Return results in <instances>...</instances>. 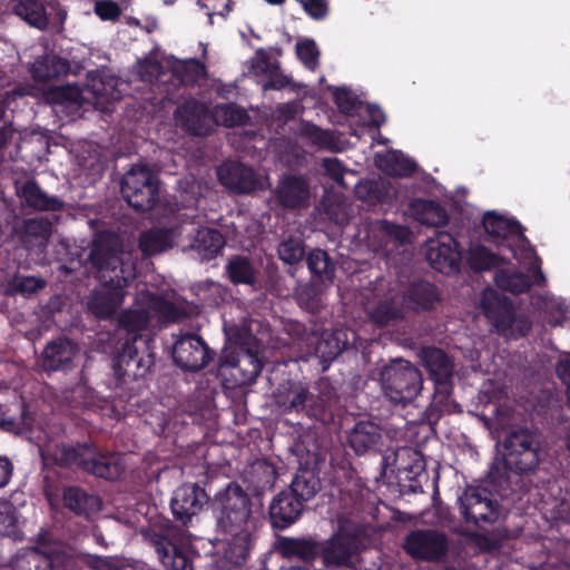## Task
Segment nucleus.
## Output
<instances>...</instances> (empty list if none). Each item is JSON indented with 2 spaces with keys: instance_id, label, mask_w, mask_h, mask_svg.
<instances>
[{
  "instance_id": "nucleus-1",
  "label": "nucleus",
  "mask_w": 570,
  "mask_h": 570,
  "mask_svg": "<svg viewBox=\"0 0 570 570\" xmlns=\"http://www.w3.org/2000/svg\"><path fill=\"white\" fill-rule=\"evenodd\" d=\"M488 473L490 483L514 491L523 478L532 475L541 461V439L537 430L511 426L501 443Z\"/></svg>"
},
{
  "instance_id": "nucleus-2",
  "label": "nucleus",
  "mask_w": 570,
  "mask_h": 570,
  "mask_svg": "<svg viewBox=\"0 0 570 570\" xmlns=\"http://www.w3.org/2000/svg\"><path fill=\"white\" fill-rule=\"evenodd\" d=\"M53 461L60 468H75L105 480H117L124 472L116 454L101 453L91 442L57 444Z\"/></svg>"
},
{
  "instance_id": "nucleus-3",
  "label": "nucleus",
  "mask_w": 570,
  "mask_h": 570,
  "mask_svg": "<svg viewBox=\"0 0 570 570\" xmlns=\"http://www.w3.org/2000/svg\"><path fill=\"white\" fill-rule=\"evenodd\" d=\"M275 402L283 413H303L322 424L334 421L337 395L333 389L313 394L301 382H289L277 390Z\"/></svg>"
},
{
  "instance_id": "nucleus-4",
  "label": "nucleus",
  "mask_w": 570,
  "mask_h": 570,
  "mask_svg": "<svg viewBox=\"0 0 570 570\" xmlns=\"http://www.w3.org/2000/svg\"><path fill=\"white\" fill-rule=\"evenodd\" d=\"M382 390L386 399L402 407L412 403L423 387L421 371L410 361L392 360L380 372Z\"/></svg>"
},
{
  "instance_id": "nucleus-5",
  "label": "nucleus",
  "mask_w": 570,
  "mask_h": 570,
  "mask_svg": "<svg viewBox=\"0 0 570 570\" xmlns=\"http://www.w3.org/2000/svg\"><path fill=\"white\" fill-rule=\"evenodd\" d=\"M213 509L223 532L253 530L252 500L240 485L229 483L215 497Z\"/></svg>"
},
{
  "instance_id": "nucleus-6",
  "label": "nucleus",
  "mask_w": 570,
  "mask_h": 570,
  "mask_svg": "<svg viewBox=\"0 0 570 570\" xmlns=\"http://www.w3.org/2000/svg\"><path fill=\"white\" fill-rule=\"evenodd\" d=\"M120 191L132 209L138 213L148 212L158 202V178L147 166L134 165L124 175Z\"/></svg>"
},
{
  "instance_id": "nucleus-7",
  "label": "nucleus",
  "mask_w": 570,
  "mask_h": 570,
  "mask_svg": "<svg viewBox=\"0 0 570 570\" xmlns=\"http://www.w3.org/2000/svg\"><path fill=\"white\" fill-rule=\"evenodd\" d=\"M144 350L139 351L135 342L125 341L112 357V371L116 385L121 386L128 380L145 379L155 364V354L149 351L147 341L142 342Z\"/></svg>"
},
{
  "instance_id": "nucleus-8",
  "label": "nucleus",
  "mask_w": 570,
  "mask_h": 570,
  "mask_svg": "<svg viewBox=\"0 0 570 570\" xmlns=\"http://www.w3.org/2000/svg\"><path fill=\"white\" fill-rule=\"evenodd\" d=\"M459 512L466 524L483 528L499 520L501 505L483 488H466L458 499Z\"/></svg>"
},
{
  "instance_id": "nucleus-9",
  "label": "nucleus",
  "mask_w": 570,
  "mask_h": 570,
  "mask_svg": "<svg viewBox=\"0 0 570 570\" xmlns=\"http://www.w3.org/2000/svg\"><path fill=\"white\" fill-rule=\"evenodd\" d=\"M321 542L323 568L327 570L355 568L361 547L357 533L340 528L330 539Z\"/></svg>"
},
{
  "instance_id": "nucleus-10",
  "label": "nucleus",
  "mask_w": 570,
  "mask_h": 570,
  "mask_svg": "<svg viewBox=\"0 0 570 570\" xmlns=\"http://www.w3.org/2000/svg\"><path fill=\"white\" fill-rule=\"evenodd\" d=\"M404 551L414 560L440 561L449 550L448 537L434 529L410 531L403 542Z\"/></svg>"
},
{
  "instance_id": "nucleus-11",
  "label": "nucleus",
  "mask_w": 570,
  "mask_h": 570,
  "mask_svg": "<svg viewBox=\"0 0 570 570\" xmlns=\"http://www.w3.org/2000/svg\"><path fill=\"white\" fill-rule=\"evenodd\" d=\"M149 542L154 547L161 564L167 570H185L189 558L184 550V535L175 527L149 533Z\"/></svg>"
},
{
  "instance_id": "nucleus-12",
  "label": "nucleus",
  "mask_w": 570,
  "mask_h": 570,
  "mask_svg": "<svg viewBox=\"0 0 570 570\" xmlns=\"http://www.w3.org/2000/svg\"><path fill=\"white\" fill-rule=\"evenodd\" d=\"M212 351L204 338L194 333L180 335L174 343L171 356L175 364L186 372H197L213 360Z\"/></svg>"
},
{
  "instance_id": "nucleus-13",
  "label": "nucleus",
  "mask_w": 570,
  "mask_h": 570,
  "mask_svg": "<svg viewBox=\"0 0 570 570\" xmlns=\"http://www.w3.org/2000/svg\"><path fill=\"white\" fill-rule=\"evenodd\" d=\"M209 497L205 489L196 483H184L178 487L171 497L170 509L175 520L187 525L191 519L208 503Z\"/></svg>"
},
{
  "instance_id": "nucleus-14",
  "label": "nucleus",
  "mask_w": 570,
  "mask_h": 570,
  "mask_svg": "<svg viewBox=\"0 0 570 570\" xmlns=\"http://www.w3.org/2000/svg\"><path fill=\"white\" fill-rule=\"evenodd\" d=\"M402 307L416 314L433 312L442 302L441 289L425 279H414L401 292Z\"/></svg>"
},
{
  "instance_id": "nucleus-15",
  "label": "nucleus",
  "mask_w": 570,
  "mask_h": 570,
  "mask_svg": "<svg viewBox=\"0 0 570 570\" xmlns=\"http://www.w3.org/2000/svg\"><path fill=\"white\" fill-rule=\"evenodd\" d=\"M480 306L498 334L508 335L511 332L515 309L509 297L494 289H485L482 293Z\"/></svg>"
},
{
  "instance_id": "nucleus-16",
  "label": "nucleus",
  "mask_w": 570,
  "mask_h": 570,
  "mask_svg": "<svg viewBox=\"0 0 570 570\" xmlns=\"http://www.w3.org/2000/svg\"><path fill=\"white\" fill-rule=\"evenodd\" d=\"M355 340L356 333L346 327L324 330L314 346V354L320 358L323 371L344 351L353 347Z\"/></svg>"
},
{
  "instance_id": "nucleus-17",
  "label": "nucleus",
  "mask_w": 570,
  "mask_h": 570,
  "mask_svg": "<svg viewBox=\"0 0 570 570\" xmlns=\"http://www.w3.org/2000/svg\"><path fill=\"white\" fill-rule=\"evenodd\" d=\"M220 185L237 195H246L259 187V179L253 168L238 163L227 161L217 168Z\"/></svg>"
},
{
  "instance_id": "nucleus-18",
  "label": "nucleus",
  "mask_w": 570,
  "mask_h": 570,
  "mask_svg": "<svg viewBox=\"0 0 570 570\" xmlns=\"http://www.w3.org/2000/svg\"><path fill=\"white\" fill-rule=\"evenodd\" d=\"M79 353L77 343L67 336L48 342L41 353V366L46 372H67L75 367V357Z\"/></svg>"
},
{
  "instance_id": "nucleus-19",
  "label": "nucleus",
  "mask_w": 570,
  "mask_h": 570,
  "mask_svg": "<svg viewBox=\"0 0 570 570\" xmlns=\"http://www.w3.org/2000/svg\"><path fill=\"white\" fill-rule=\"evenodd\" d=\"M128 279L118 275L110 277L101 291L95 292L88 302L91 312L101 318L110 317L122 304Z\"/></svg>"
},
{
  "instance_id": "nucleus-20",
  "label": "nucleus",
  "mask_w": 570,
  "mask_h": 570,
  "mask_svg": "<svg viewBox=\"0 0 570 570\" xmlns=\"http://www.w3.org/2000/svg\"><path fill=\"white\" fill-rule=\"evenodd\" d=\"M278 205L285 209H299L308 205L309 184L304 176L284 174L274 189Z\"/></svg>"
},
{
  "instance_id": "nucleus-21",
  "label": "nucleus",
  "mask_w": 570,
  "mask_h": 570,
  "mask_svg": "<svg viewBox=\"0 0 570 570\" xmlns=\"http://www.w3.org/2000/svg\"><path fill=\"white\" fill-rule=\"evenodd\" d=\"M461 258L460 244L449 233H440L436 245L428 249L431 266L443 274L459 272Z\"/></svg>"
},
{
  "instance_id": "nucleus-22",
  "label": "nucleus",
  "mask_w": 570,
  "mask_h": 570,
  "mask_svg": "<svg viewBox=\"0 0 570 570\" xmlns=\"http://www.w3.org/2000/svg\"><path fill=\"white\" fill-rule=\"evenodd\" d=\"M304 505L301 501L287 492L276 494L268 507V521L274 530H286L295 524L302 517Z\"/></svg>"
},
{
  "instance_id": "nucleus-23",
  "label": "nucleus",
  "mask_w": 570,
  "mask_h": 570,
  "mask_svg": "<svg viewBox=\"0 0 570 570\" xmlns=\"http://www.w3.org/2000/svg\"><path fill=\"white\" fill-rule=\"evenodd\" d=\"M175 119L193 136H207L210 131L208 107L195 99H186L175 110Z\"/></svg>"
},
{
  "instance_id": "nucleus-24",
  "label": "nucleus",
  "mask_w": 570,
  "mask_h": 570,
  "mask_svg": "<svg viewBox=\"0 0 570 570\" xmlns=\"http://www.w3.org/2000/svg\"><path fill=\"white\" fill-rule=\"evenodd\" d=\"M22 205L35 212H61L65 202L58 196L47 194L33 178L27 179L17 190Z\"/></svg>"
},
{
  "instance_id": "nucleus-25",
  "label": "nucleus",
  "mask_w": 570,
  "mask_h": 570,
  "mask_svg": "<svg viewBox=\"0 0 570 570\" xmlns=\"http://www.w3.org/2000/svg\"><path fill=\"white\" fill-rule=\"evenodd\" d=\"M421 360L434 384L454 382V363L445 351L435 346L424 347Z\"/></svg>"
},
{
  "instance_id": "nucleus-26",
  "label": "nucleus",
  "mask_w": 570,
  "mask_h": 570,
  "mask_svg": "<svg viewBox=\"0 0 570 570\" xmlns=\"http://www.w3.org/2000/svg\"><path fill=\"white\" fill-rule=\"evenodd\" d=\"M226 363L232 367L230 375L237 386L253 384L263 368L258 353L250 350L242 351L230 360L227 358Z\"/></svg>"
},
{
  "instance_id": "nucleus-27",
  "label": "nucleus",
  "mask_w": 570,
  "mask_h": 570,
  "mask_svg": "<svg viewBox=\"0 0 570 570\" xmlns=\"http://www.w3.org/2000/svg\"><path fill=\"white\" fill-rule=\"evenodd\" d=\"M62 504L75 515L89 518L101 508L98 495L78 485H68L62 490Z\"/></svg>"
},
{
  "instance_id": "nucleus-28",
  "label": "nucleus",
  "mask_w": 570,
  "mask_h": 570,
  "mask_svg": "<svg viewBox=\"0 0 570 570\" xmlns=\"http://www.w3.org/2000/svg\"><path fill=\"white\" fill-rule=\"evenodd\" d=\"M534 279L531 281L528 274L509 268H498L494 274L495 285L503 292L513 295L523 294L530 291L532 284L540 285L544 282V275L540 268L534 271Z\"/></svg>"
},
{
  "instance_id": "nucleus-29",
  "label": "nucleus",
  "mask_w": 570,
  "mask_h": 570,
  "mask_svg": "<svg viewBox=\"0 0 570 570\" xmlns=\"http://www.w3.org/2000/svg\"><path fill=\"white\" fill-rule=\"evenodd\" d=\"M454 382L434 384V393L430 406L425 411L430 424H436L443 414L460 412V404L453 399Z\"/></svg>"
},
{
  "instance_id": "nucleus-30",
  "label": "nucleus",
  "mask_w": 570,
  "mask_h": 570,
  "mask_svg": "<svg viewBox=\"0 0 570 570\" xmlns=\"http://www.w3.org/2000/svg\"><path fill=\"white\" fill-rule=\"evenodd\" d=\"M278 550L286 558L312 563L321 558L322 542L313 538L283 537L278 539Z\"/></svg>"
},
{
  "instance_id": "nucleus-31",
  "label": "nucleus",
  "mask_w": 570,
  "mask_h": 570,
  "mask_svg": "<svg viewBox=\"0 0 570 570\" xmlns=\"http://www.w3.org/2000/svg\"><path fill=\"white\" fill-rule=\"evenodd\" d=\"M484 230L493 236L502 239V244L509 242L510 238H517L519 243H529L524 235V227L515 219H508L495 213H487L482 220Z\"/></svg>"
},
{
  "instance_id": "nucleus-32",
  "label": "nucleus",
  "mask_w": 570,
  "mask_h": 570,
  "mask_svg": "<svg viewBox=\"0 0 570 570\" xmlns=\"http://www.w3.org/2000/svg\"><path fill=\"white\" fill-rule=\"evenodd\" d=\"M276 466L266 459L256 460L245 472L244 481L255 495L272 490L277 480Z\"/></svg>"
},
{
  "instance_id": "nucleus-33",
  "label": "nucleus",
  "mask_w": 570,
  "mask_h": 570,
  "mask_svg": "<svg viewBox=\"0 0 570 570\" xmlns=\"http://www.w3.org/2000/svg\"><path fill=\"white\" fill-rule=\"evenodd\" d=\"M382 440L377 424L370 421H360L348 433V444L357 455L376 451Z\"/></svg>"
},
{
  "instance_id": "nucleus-34",
  "label": "nucleus",
  "mask_w": 570,
  "mask_h": 570,
  "mask_svg": "<svg viewBox=\"0 0 570 570\" xmlns=\"http://www.w3.org/2000/svg\"><path fill=\"white\" fill-rule=\"evenodd\" d=\"M88 261L98 271L115 272L120 264L115 242L109 236H99L92 243Z\"/></svg>"
},
{
  "instance_id": "nucleus-35",
  "label": "nucleus",
  "mask_w": 570,
  "mask_h": 570,
  "mask_svg": "<svg viewBox=\"0 0 570 570\" xmlns=\"http://www.w3.org/2000/svg\"><path fill=\"white\" fill-rule=\"evenodd\" d=\"M232 538L224 552V559L233 568L244 566L253 547V530L226 532Z\"/></svg>"
},
{
  "instance_id": "nucleus-36",
  "label": "nucleus",
  "mask_w": 570,
  "mask_h": 570,
  "mask_svg": "<svg viewBox=\"0 0 570 570\" xmlns=\"http://www.w3.org/2000/svg\"><path fill=\"white\" fill-rule=\"evenodd\" d=\"M410 208L415 219L423 225L442 227L449 223L446 209L436 200L417 198L411 203Z\"/></svg>"
},
{
  "instance_id": "nucleus-37",
  "label": "nucleus",
  "mask_w": 570,
  "mask_h": 570,
  "mask_svg": "<svg viewBox=\"0 0 570 570\" xmlns=\"http://www.w3.org/2000/svg\"><path fill=\"white\" fill-rule=\"evenodd\" d=\"M37 82H48L52 79L67 76L70 72V62L59 56H42L36 59L30 69Z\"/></svg>"
},
{
  "instance_id": "nucleus-38",
  "label": "nucleus",
  "mask_w": 570,
  "mask_h": 570,
  "mask_svg": "<svg viewBox=\"0 0 570 570\" xmlns=\"http://www.w3.org/2000/svg\"><path fill=\"white\" fill-rule=\"evenodd\" d=\"M320 490L321 480L317 473L311 469H299L286 491L305 507V503L314 499Z\"/></svg>"
},
{
  "instance_id": "nucleus-39",
  "label": "nucleus",
  "mask_w": 570,
  "mask_h": 570,
  "mask_svg": "<svg viewBox=\"0 0 570 570\" xmlns=\"http://www.w3.org/2000/svg\"><path fill=\"white\" fill-rule=\"evenodd\" d=\"M175 244L171 229L153 227L139 236L138 247L146 257L170 249Z\"/></svg>"
},
{
  "instance_id": "nucleus-40",
  "label": "nucleus",
  "mask_w": 570,
  "mask_h": 570,
  "mask_svg": "<svg viewBox=\"0 0 570 570\" xmlns=\"http://www.w3.org/2000/svg\"><path fill=\"white\" fill-rule=\"evenodd\" d=\"M306 264L314 278L324 284L334 282L336 265L326 250L313 248L306 255Z\"/></svg>"
},
{
  "instance_id": "nucleus-41",
  "label": "nucleus",
  "mask_w": 570,
  "mask_h": 570,
  "mask_svg": "<svg viewBox=\"0 0 570 570\" xmlns=\"http://www.w3.org/2000/svg\"><path fill=\"white\" fill-rule=\"evenodd\" d=\"M465 262L468 267L474 273L492 271L509 263L508 259L492 253L484 245L471 246L468 249Z\"/></svg>"
},
{
  "instance_id": "nucleus-42",
  "label": "nucleus",
  "mask_w": 570,
  "mask_h": 570,
  "mask_svg": "<svg viewBox=\"0 0 570 570\" xmlns=\"http://www.w3.org/2000/svg\"><path fill=\"white\" fill-rule=\"evenodd\" d=\"M19 234L26 245L45 244L52 234V224L46 217L27 218L23 219Z\"/></svg>"
},
{
  "instance_id": "nucleus-43",
  "label": "nucleus",
  "mask_w": 570,
  "mask_h": 570,
  "mask_svg": "<svg viewBox=\"0 0 570 570\" xmlns=\"http://www.w3.org/2000/svg\"><path fill=\"white\" fill-rule=\"evenodd\" d=\"M228 279L234 285H255L257 282V272L252 261L243 255L232 256L225 267Z\"/></svg>"
},
{
  "instance_id": "nucleus-44",
  "label": "nucleus",
  "mask_w": 570,
  "mask_h": 570,
  "mask_svg": "<svg viewBox=\"0 0 570 570\" xmlns=\"http://www.w3.org/2000/svg\"><path fill=\"white\" fill-rule=\"evenodd\" d=\"M13 12L39 30L47 29L49 24L46 7L40 0H17Z\"/></svg>"
},
{
  "instance_id": "nucleus-45",
  "label": "nucleus",
  "mask_w": 570,
  "mask_h": 570,
  "mask_svg": "<svg viewBox=\"0 0 570 570\" xmlns=\"http://www.w3.org/2000/svg\"><path fill=\"white\" fill-rule=\"evenodd\" d=\"M149 323V312L144 308L124 311L118 318L119 327L130 335L126 341L135 342V344L138 341L141 343L145 341L139 332L146 330Z\"/></svg>"
},
{
  "instance_id": "nucleus-46",
  "label": "nucleus",
  "mask_w": 570,
  "mask_h": 570,
  "mask_svg": "<svg viewBox=\"0 0 570 570\" xmlns=\"http://www.w3.org/2000/svg\"><path fill=\"white\" fill-rule=\"evenodd\" d=\"M191 246L204 259H212L223 249L224 238L217 229L204 227L197 229Z\"/></svg>"
},
{
  "instance_id": "nucleus-47",
  "label": "nucleus",
  "mask_w": 570,
  "mask_h": 570,
  "mask_svg": "<svg viewBox=\"0 0 570 570\" xmlns=\"http://www.w3.org/2000/svg\"><path fill=\"white\" fill-rule=\"evenodd\" d=\"M387 175L394 177H411L417 169L416 163L402 151H389L380 159L379 165Z\"/></svg>"
},
{
  "instance_id": "nucleus-48",
  "label": "nucleus",
  "mask_w": 570,
  "mask_h": 570,
  "mask_svg": "<svg viewBox=\"0 0 570 570\" xmlns=\"http://www.w3.org/2000/svg\"><path fill=\"white\" fill-rule=\"evenodd\" d=\"M51 561H49L46 550L33 547L18 553L11 561V570H50Z\"/></svg>"
},
{
  "instance_id": "nucleus-49",
  "label": "nucleus",
  "mask_w": 570,
  "mask_h": 570,
  "mask_svg": "<svg viewBox=\"0 0 570 570\" xmlns=\"http://www.w3.org/2000/svg\"><path fill=\"white\" fill-rule=\"evenodd\" d=\"M278 258L291 267L299 264L306 256L305 242L299 237L289 236L283 239L277 246ZM288 274L295 275V268H289Z\"/></svg>"
},
{
  "instance_id": "nucleus-50",
  "label": "nucleus",
  "mask_w": 570,
  "mask_h": 570,
  "mask_svg": "<svg viewBox=\"0 0 570 570\" xmlns=\"http://www.w3.org/2000/svg\"><path fill=\"white\" fill-rule=\"evenodd\" d=\"M355 194L358 199L373 205L386 204L391 199V187L384 181L365 180L356 185Z\"/></svg>"
},
{
  "instance_id": "nucleus-51",
  "label": "nucleus",
  "mask_w": 570,
  "mask_h": 570,
  "mask_svg": "<svg viewBox=\"0 0 570 570\" xmlns=\"http://www.w3.org/2000/svg\"><path fill=\"white\" fill-rule=\"evenodd\" d=\"M296 302L303 309L316 314L323 306V293L321 287L314 283L301 285L295 293Z\"/></svg>"
},
{
  "instance_id": "nucleus-52",
  "label": "nucleus",
  "mask_w": 570,
  "mask_h": 570,
  "mask_svg": "<svg viewBox=\"0 0 570 570\" xmlns=\"http://www.w3.org/2000/svg\"><path fill=\"white\" fill-rule=\"evenodd\" d=\"M215 117L227 128L243 126L249 119L247 111L234 102L217 105L215 107Z\"/></svg>"
},
{
  "instance_id": "nucleus-53",
  "label": "nucleus",
  "mask_w": 570,
  "mask_h": 570,
  "mask_svg": "<svg viewBox=\"0 0 570 570\" xmlns=\"http://www.w3.org/2000/svg\"><path fill=\"white\" fill-rule=\"evenodd\" d=\"M174 76L185 86H193L206 73L205 65L197 59L177 62L173 68Z\"/></svg>"
},
{
  "instance_id": "nucleus-54",
  "label": "nucleus",
  "mask_w": 570,
  "mask_h": 570,
  "mask_svg": "<svg viewBox=\"0 0 570 570\" xmlns=\"http://www.w3.org/2000/svg\"><path fill=\"white\" fill-rule=\"evenodd\" d=\"M404 308L396 306L391 301H381L371 312L370 320L373 324L384 327L404 318Z\"/></svg>"
},
{
  "instance_id": "nucleus-55",
  "label": "nucleus",
  "mask_w": 570,
  "mask_h": 570,
  "mask_svg": "<svg viewBox=\"0 0 570 570\" xmlns=\"http://www.w3.org/2000/svg\"><path fill=\"white\" fill-rule=\"evenodd\" d=\"M0 537H8L13 541L23 540V532L18 525L17 511L8 503L0 510Z\"/></svg>"
},
{
  "instance_id": "nucleus-56",
  "label": "nucleus",
  "mask_w": 570,
  "mask_h": 570,
  "mask_svg": "<svg viewBox=\"0 0 570 570\" xmlns=\"http://www.w3.org/2000/svg\"><path fill=\"white\" fill-rule=\"evenodd\" d=\"M47 285V282L42 277L38 276H24V275H14L12 279L9 282V288L14 294H20L22 296H31L39 291L43 289Z\"/></svg>"
},
{
  "instance_id": "nucleus-57",
  "label": "nucleus",
  "mask_w": 570,
  "mask_h": 570,
  "mask_svg": "<svg viewBox=\"0 0 570 570\" xmlns=\"http://www.w3.org/2000/svg\"><path fill=\"white\" fill-rule=\"evenodd\" d=\"M397 471H405L412 474H419L424 469V461L420 452L410 448H404L395 453Z\"/></svg>"
},
{
  "instance_id": "nucleus-58",
  "label": "nucleus",
  "mask_w": 570,
  "mask_h": 570,
  "mask_svg": "<svg viewBox=\"0 0 570 570\" xmlns=\"http://www.w3.org/2000/svg\"><path fill=\"white\" fill-rule=\"evenodd\" d=\"M301 135L318 147L331 148L335 144L334 135L332 131L324 130L308 121L302 124Z\"/></svg>"
},
{
  "instance_id": "nucleus-59",
  "label": "nucleus",
  "mask_w": 570,
  "mask_h": 570,
  "mask_svg": "<svg viewBox=\"0 0 570 570\" xmlns=\"http://www.w3.org/2000/svg\"><path fill=\"white\" fill-rule=\"evenodd\" d=\"M372 230L380 233L386 240L404 243L409 236L407 227L399 225L386 219L376 220L372 225Z\"/></svg>"
},
{
  "instance_id": "nucleus-60",
  "label": "nucleus",
  "mask_w": 570,
  "mask_h": 570,
  "mask_svg": "<svg viewBox=\"0 0 570 570\" xmlns=\"http://www.w3.org/2000/svg\"><path fill=\"white\" fill-rule=\"evenodd\" d=\"M296 53L307 69L314 71L318 67L320 50L314 40L306 39L297 42Z\"/></svg>"
},
{
  "instance_id": "nucleus-61",
  "label": "nucleus",
  "mask_w": 570,
  "mask_h": 570,
  "mask_svg": "<svg viewBox=\"0 0 570 570\" xmlns=\"http://www.w3.org/2000/svg\"><path fill=\"white\" fill-rule=\"evenodd\" d=\"M334 102L338 110L347 116H352L361 106V101L345 87L336 88L334 91Z\"/></svg>"
},
{
  "instance_id": "nucleus-62",
  "label": "nucleus",
  "mask_w": 570,
  "mask_h": 570,
  "mask_svg": "<svg viewBox=\"0 0 570 570\" xmlns=\"http://www.w3.org/2000/svg\"><path fill=\"white\" fill-rule=\"evenodd\" d=\"M287 86H291L292 91H297L303 85L293 82L292 78L284 75L278 66H271L268 73V80L263 86L264 90H281Z\"/></svg>"
},
{
  "instance_id": "nucleus-63",
  "label": "nucleus",
  "mask_w": 570,
  "mask_h": 570,
  "mask_svg": "<svg viewBox=\"0 0 570 570\" xmlns=\"http://www.w3.org/2000/svg\"><path fill=\"white\" fill-rule=\"evenodd\" d=\"M46 554L51 561L50 570H77L78 562L70 553L60 549H48Z\"/></svg>"
},
{
  "instance_id": "nucleus-64",
  "label": "nucleus",
  "mask_w": 570,
  "mask_h": 570,
  "mask_svg": "<svg viewBox=\"0 0 570 570\" xmlns=\"http://www.w3.org/2000/svg\"><path fill=\"white\" fill-rule=\"evenodd\" d=\"M151 307L168 322H177L181 317L180 308L175 303L161 296H153Z\"/></svg>"
}]
</instances>
